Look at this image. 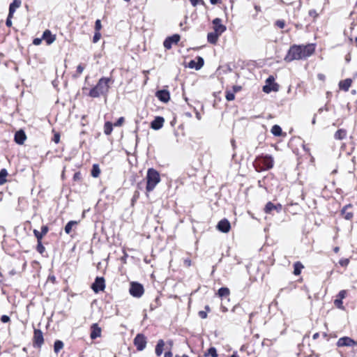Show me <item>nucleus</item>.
Returning a JSON list of instances; mask_svg holds the SVG:
<instances>
[{
    "instance_id": "nucleus-1",
    "label": "nucleus",
    "mask_w": 357,
    "mask_h": 357,
    "mask_svg": "<svg viewBox=\"0 0 357 357\" xmlns=\"http://www.w3.org/2000/svg\"><path fill=\"white\" fill-rule=\"evenodd\" d=\"M314 50V49L312 45H294L290 47L284 60L287 62H290L294 60L302 59L312 55Z\"/></svg>"
},
{
    "instance_id": "nucleus-2",
    "label": "nucleus",
    "mask_w": 357,
    "mask_h": 357,
    "mask_svg": "<svg viewBox=\"0 0 357 357\" xmlns=\"http://www.w3.org/2000/svg\"><path fill=\"white\" fill-rule=\"evenodd\" d=\"M110 78L102 77L97 84L89 91V96L92 98H98L100 96H105L109 91Z\"/></svg>"
},
{
    "instance_id": "nucleus-3",
    "label": "nucleus",
    "mask_w": 357,
    "mask_h": 357,
    "mask_svg": "<svg viewBox=\"0 0 357 357\" xmlns=\"http://www.w3.org/2000/svg\"><path fill=\"white\" fill-rule=\"evenodd\" d=\"M160 181V176L159 172L153 168L149 169L146 174V192H150L153 191Z\"/></svg>"
},
{
    "instance_id": "nucleus-4",
    "label": "nucleus",
    "mask_w": 357,
    "mask_h": 357,
    "mask_svg": "<svg viewBox=\"0 0 357 357\" xmlns=\"http://www.w3.org/2000/svg\"><path fill=\"white\" fill-rule=\"evenodd\" d=\"M129 291L132 296L139 298L143 295L144 289L142 284L132 282L130 284Z\"/></svg>"
},
{
    "instance_id": "nucleus-5",
    "label": "nucleus",
    "mask_w": 357,
    "mask_h": 357,
    "mask_svg": "<svg viewBox=\"0 0 357 357\" xmlns=\"http://www.w3.org/2000/svg\"><path fill=\"white\" fill-rule=\"evenodd\" d=\"M275 79L273 76H269L266 80V84L263 86V91L269 93L271 91H278L279 86L278 84L274 82Z\"/></svg>"
},
{
    "instance_id": "nucleus-6",
    "label": "nucleus",
    "mask_w": 357,
    "mask_h": 357,
    "mask_svg": "<svg viewBox=\"0 0 357 357\" xmlns=\"http://www.w3.org/2000/svg\"><path fill=\"white\" fill-rule=\"evenodd\" d=\"M258 162L263 165L264 169H269L273 167L274 160L271 155H265L258 158Z\"/></svg>"
},
{
    "instance_id": "nucleus-7",
    "label": "nucleus",
    "mask_w": 357,
    "mask_h": 357,
    "mask_svg": "<svg viewBox=\"0 0 357 357\" xmlns=\"http://www.w3.org/2000/svg\"><path fill=\"white\" fill-rule=\"evenodd\" d=\"M134 344L138 351H142L146 346V338L143 334H137L134 339Z\"/></svg>"
},
{
    "instance_id": "nucleus-8",
    "label": "nucleus",
    "mask_w": 357,
    "mask_h": 357,
    "mask_svg": "<svg viewBox=\"0 0 357 357\" xmlns=\"http://www.w3.org/2000/svg\"><path fill=\"white\" fill-rule=\"evenodd\" d=\"M91 288L96 293L103 291L105 288V279L102 277H97L92 284Z\"/></svg>"
},
{
    "instance_id": "nucleus-9",
    "label": "nucleus",
    "mask_w": 357,
    "mask_h": 357,
    "mask_svg": "<svg viewBox=\"0 0 357 357\" xmlns=\"http://www.w3.org/2000/svg\"><path fill=\"white\" fill-rule=\"evenodd\" d=\"M337 346L339 347H356V346H357V342L349 337H340L337 340Z\"/></svg>"
},
{
    "instance_id": "nucleus-10",
    "label": "nucleus",
    "mask_w": 357,
    "mask_h": 357,
    "mask_svg": "<svg viewBox=\"0 0 357 357\" xmlns=\"http://www.w3.org/2000/svg\"><path fill=\"white\" fill-rule=\"evenodd\" d=\"M214 32L220 36L225 31L226 26L222 24V20L220 18H215L213 20Z\"/></svg>"
},
{
    "instance_id": "nucleus-11",
    "label": "nucleus",
    "mask_w": 357,
    "mask_h": 357,
    "mask_svg": "<svg viewBox=\"0 0 357 357\" xmlns=\"http://www.w3.org/2000/svg\"><path fill=\"white\" fill-rule=\"evenodd\" d=\"M91 333H90V337L91 340H95L97 337H100L101 336L102 329L98 326V324L95 323L93 324L91 327Z\"/></svg>"
},
{
    "instance_id": "nucleus-12",
    "label": "nucleus",
    "mask_w": 357,
    "mask_h": 357,
    "mask_svg": "<svg viewBox=\"0 0 357 357\" xmlns=\"http://www.w3.org/2000/svg\"><path fill=\"white\" fill-rule=\"evenodd\" d=\"M180 40V36L178 34H174L171 37H168L166 38L163 43L164 47L169 50L172 47L173 43L176 44Z\"/></svg>"
},
{
    "instance_id": "nucleus-13",
    "label": "nucleus",
    "mask_w": 357,
    "mask_h": 357,
    "mask_svg": "<svg viewBox=\"0 0 357 357\" xmlns=\"http://www.w3.org/2000/svg\"><path fill=\"white\" fill-rule=\"evenodd\" d=\"M230 228V222L227 219L221 220L217 225V229L223 233L229 232Z\"/></svg>"
},
{
    "instance_id": "nucleus-14",
    "label": "nucleus",
    "mask_w": 357,
    "mask_h": 357,
    "mask_svg": "<svg viewBox=\"0 0 357 357\" xmlns=\"http://www.w3.org/2000/svg\"><path fill=\"white\" fill-rule=\"evenodd\" d=\"M43 333L40 329L34 330L33 342L34 344L40 347L43 343Z\"/></svg>"
},
{
    "instance_id": "nucleus-15",
    "label": "nucleus",
    "mask_w": 357,
    "mask_h": 357,
    "mask_svg": "<svg viewBox=\"0 0 357 357\" xmlns=\"http://www.w3.org/2000/svg\"><path fill=\"white\" fill-rule=\"evenodd\" d=\"M273 211H276L277 213H280L282 211V205L278 204L275 205L272 202H269L266 204L264 211L266 213H271Z\"/></svg>"
},
{
    "instance_id": "nucleus-16",
    "label": "nucleus",
    "mask_w": 357,
    "mask_h": 357,
    "mask_svg": "<svg viewBox=\"0 0 357 357\" xmlns=\"http://www.w3.org/2000/svg\"><path fill=\"white\" fill-rule=\"evenodd\" d=\"M156 97L163 102H167L170 99L169 92L167 90H160L155 94Z\"/></svg>"
},
{
    "instance_id": "nucleus-17",
    "label": "nucleus",
    "mask_w": 357,
    "mask_h": 357,
    "mask_svg": "<svg viewBox=\"0 0 357 357\" xmlns=\"http://www.w3.org/2000/svg\"><path fill=\"white\" fill-rule=\"evenodd\" d=\"M15 142L18 144H23L26 139V136L24 130H20L15 134Z\"/></svg>"
},
{
    "instance_id": "nucleus-18",
    "label": "nucleus",
    "mask_w": 357,
    "mask_h": 357,
    "mask_svg": "<svg viewBox=\"0 0 357 357\" xmlns=\"http://www.w3.org/2000/svg\"><path fill=\"white\" fill-rule=\"evenodd\" d=\"M42 38L46 41L47 45H51L55 41L56 36L53 35L50 30L47 29L43 32Z\"/></svg>"
},
{
    "instance_id": "nucleus-19",
    "label": "nucleus",
    "mask_w": 357,
    "mask_h": 357,
    "mask_svg": "<svg viewBox=\"0 0 357 357\" xmlns=\"http://www.w3.org/2000/svg\"><path fill=\"white\" fill-rule=\"evenodd\" d=\"M164 118L162 116H156L151 123V127L153 130H159L163 126Z\"/></svg>"
},
{
    "instance_id": "nucleus-20",
    "label": "nucleus",
    "mask_w": 357,
    "mask_h": 357,
    "mask_svg": "<svg viewBox=\"0 0 357 357\" xmlns=\"http://www.w3.org/2000/svg\"><path fill=\"white\" fill-rule=\"evenodd\" d=\"M49 229L47 225H43L41 227V231H38L36 229L33 230V234L36 238H37V241H42L43 237L46 235L48 232Z\"/></svg>"
},
{
    "instance_id": "nucleus-21",
    "label": "nucleus",
    "mask_w": 357,
    "mask_h": 357,
    "mask_svg": "<svg viewBox=\"0 0 357 357\" xmlns=\"http://www.w3.org/2000/svg\"><path fill=\"white\" fill-rule=\"evenodd\" d=\"M203 65H204V59L202 57L198 56L197 61L196 62L193 60L190 61L189 62L188 66L190 68H195L196 70H199L203 66Z\"/></svg>"
},
{
    "instance_id": "nucleus-22",
    "label": "nucleus",
    "mask_w": 357,
    "mask_h": 357,
    "mask_svg": "<svg viewBox=\"0 0 357 357\" xmlns=\"http://www.w3.org/2000/svg\"><path fill=\"white\" fill-rule=\"evenodd\" d=\"M351 83H352V79L350 78H347L342 81H340L339 83L340 89L344 91H347L349 89V88L351 85Z\"/></svg>"
},
{
    "instance_id": "nucleus-23",
    "label": "nucleus",
    "mask_w": 357,
    "mask_h": 357,
    "mask_svg": "<svg viewBox=\"0 0 357 357\" xmlns=\"http://www.w3.org/2000/svg\"><path fill=\"white\" fill-rule=\"evenodd\" d=\"M20 0H13V2L9 6V13L10 16H13L16 9L20 8L21 6Z\"/></svg>"
},
{
    "instance_id": "nucleus-24",
    "label": "nucleus",
    "mask_w": 357,
    "mask_h": 357,
    "mask_svg": "<svg viewBox=\"0 0 357 357\" xmlns=\"http://www.w3.org/2000/svg\"><path fill=\"white\" fill-rule=\"evenodd\" d=\"M347 135V132L345 129H339L335 132L334 138L337 140H342L346 138Z\"/></svg>"
},
{
    "instance_id": "nucleus-25",
    "label": "nucleus",
    "mask_w": 357,
    "mask_h": 357,
    "mask_svg": "<svg viewBox=\"0 0 357 357\" xmlns=\"http://www.w3.org/2000/svg\"><path fill=\"white\" fill-rule=\"evenodd\" d=\"M165 342L162 340H159L155 347V352L157 356H160L163 351Z\"/></svg>"
},
{
    "instance_id": "nucleus-26",
    "label": "nucleus",
    "mask_w": 357,
    "mask_h": 357,
    "mask_svg": "<svg viewBox=\"0 0 357 357\" xmlns=\"http://www.w3.org/2000/svg\"><path fill=\"white\" fill-rule=\"evenodd\" d=\"M220 35L215 32H210L207 35L208 42L211 44H215L218 40Z\"/></svg>"
},
{
    "instance_id": "nucleus-27",
    "label": "nucleus",
    "mask_w": 357,
    "mask_h": 357,
    "mask_svg": "<svg viewBox=\"0 0 357 357\" xmlns=\"http://www.w3.org/2000/svg\"><path fill=\"white\" fill-rule=\"evenodd\" d=\"M351 206V204L347 205L342 210V213L344 215V218L347 220H350L353 217V213L351 212L347 211V209Z\"/></svg>"
},
{
    "instance_id": "nucleus-28",
    "label": "nucleus",
    "mask_w": 357,
    "mask_h": 357,
    "mask_svg": "<svg viewBox=\"0 0 357 357\" xmlns=\"http://www.w3.org/2000/svg\"><path fill=\"white\" fill-rule=\"evenodd\" d=\"M303 268V264L297 261L294 264V274L295 275H298L301 274V270Z\"/></svg>"
},
{
    "instance_id": "nucleus-29",
    "label": "nucleus",
    "mask_w": 357,
    "mask_h": 357,
    "mask_svg": "<svg viewBox=\"0 0 357 357\" xmlns=\"http://www.w3.org/2000/svg\"><path fill=\"white\" fill-rule=\"evenodd\" d=\"M100 169L99 165L97 164L93 165L91 169V176L94 178H98L100 176Z\"/></svg>"
},
{
    "instance_id": "nucleus-30",
    "label": "nucleus",
    "mask_w": 357,
    "mask_h": 357,
    "mask_svg": "<svg viewBox=\"0 0 357 357\" xmlns=\"http://www.w3.org/2000/svg\"><path fill=\"white\" fill-rule=\"evenodd\" d=\"M77 224H78V222L77 221H74V220L69 221L65 227L66 233L69 234L72 231L73 227L77 225Z\"/></svg>"
},
{
    "instance_id": "nucleus-31",
    "label": "nucleus",
    "mask_w": 357,
    "mask_h": 357,
    "mask_svg": "<svg viewBox=\"0 0 357 357\" xmlns=\"http://www.w3.org/2000/svg\"><path fill=\"white\" fill-rule=\"evenodd\" d=\"M113 130V125L112 123L107 121L104 125V132L105 135H109L112 133Z\"/></svg>"
},
{
    "instance_id": "nucleus-32",
    "label": "nucleus",
    "mask_w": 357,
    "mask_h": 357,
    "mask_svg": "<svg viewBox=\"0 0 357 357\" xmlns=\"http://www.w3.org/2000/svg\"><path fill=\"white\" fill-rule=\"evenodd\" d=\"M218 357L216 349L215 347H210L205 353L204 356Z\"/></svg>"
},
{
    "instance_id": "nucleus-33",
    "label": "nucleus",
    "mask_w": 357,
    "mask_h": 357,
    "mask_svg": "<svg viewBox=\"0 0 357 357\" xmlns=\"http://www.w3.org/2000/svg\"><path fill=\"white\" fill-rule=\"evenodd\" d=\"M271 133L275 136H280L282 134V128L279 126L275 125L271 128Z\"/></svg>"
},
{
    "instance_id": "nucleus-34",
    "label": "nucleus",
    "mask_w": 357,
    "mask_h": 357,
    "mask_svg": "<svg viewBox=\"0 0 357 357\" xmlns=\"http://www.w3.org/2000/svg\"><path fill=\"white\" fill-rule=\"evenodd\" d=\"M63 347V343L62 341H61V340L55 341L54 344V350L55 353H58L59 351H60V350L62 349Z\"/></svg>"
},
{
    "instance_id": "nucleus-35",
    "label": "nucleus",
    "mask_w": 357,
    "mask_h": 357,
    "mask_svg": "<svg viewBox=\"0 0 357 357\" xmlns=\"http://www.w3.org/2000/svg\"><path fill=\"white\" fill-rule=\"evenodd\" d=\"M218 294L220 297L227 296L229 294V290L227 287H221L218 289Z\"/></svg>"
},
{
    "instance_id": "nucleus-36",
    "label": "nucleus",
    "mask_w": 357,
    "mask_h": 357,
    "mask_svg": "<svg viewBox=\"0 0 357 357\" xmlns=\"http://www.w3.org/2000/svg\"><path fill=\"white\" fill-rule=\"evenodd\" d=\"M8 175V172L6 169H2L0 171V185H3L6 182V177Z\"/></svg>"
},
{
    "instance_id": "nucleus-37",
    "label": "nucleus",
    "mask_w": 357,
    "mask_h": 357,
    "mask_svg": "<svg viewBox=\"0 0 357 357\" xmlns=\"http://www.w3.org/2000/svg\"><path fill=\"white\" fill-rule=\"evenodd\" d=\"M334 304L335 305L340 309V310H344V307L343 305V302H342V300L340 299V298H336L335 301H334Z\"/></svg>"
},
{
    "instance_id": "nucleus-38",
    "label": "nucleus",
    "mask_w": 357,
    "mask_h": 357,
    "mask_svg": "<svg viewBox=\"0 0 357 357\" xmlns=\"http://www.w3.org/2000/svg\"><path fill=\"white\" fill-rule=\"evenodd\" d=\"M36 250L40 254H43L45 252V248L42 244V241H38Z\"/></svg>"
},
{
    "instance_id": "nucleus-39",
    "label": "nucleus",
    "mask_w": 357,
    "mask_h": 357,
    "mask_svg": "<svg viewBox=\"0 0 357 357\" xmlns=\"http://www.w3.org/2000/svg\"><path fill=\"white\" fill-rule=\"evenodd\" d=\"M226 99L228 100V101H231L233 100H234L235 98V95H234V92H231V91H227L226 92Z\"/></svg>"
},
{
    "instance_id": "nucleus-40",
    "label": "nucleus",
    "mask_w": 357,
    "mask_h": 357,
    "mask_svg": "<svg viewBox=\"0 0 357 357\" xmlns=\"http://www.w3.org/2000/svg\"><path fill=\"white\" fill-rule=\"evenodd\" d=\"M84 69V67L82 64L78 65L77 67V75H75L74 77H79L83 73Z\"/></svg>"
},
{
    "instance_id": "nucleus-41",
    "label": "nucleus",
    "mask_w": 357,
    "mask_h": 357,
    "mask_svg": "<svg viewBox=\"0 0 357 357\" xmlns=\"http://www.w3.org/2000/svg\"><path fill=\"white\" fill-rule=\"evenodd\" d=\"M100 37L101 34L100 31H95L94 36L93 37V42L94 43H97L100 39Z\"/></svg>"
},
{
    "instance_id": "nucleus-42",
    "label": "nucleus",
    "mask_w": 357,
    "mask_h": 357,
    "mask_svg": "<svg viewBox=\"0 0 357 357\" xmlns=\"http://www.w3.org/2000/svg\"><path fill=\"white\" fill-rule=\"evenodd\" d=\"M347 292L346 290H341L338 295L337 296V298L341 300L344 299L347 296Z\"/></svg>"
},
{
    "instance_id": "nucleus-43",
    "label": "nucleus",
    "mask_w": 357,
    "mask_h": 357,
    "mask_svg": "<svg viewBox=\"0 0 357 357\" xmlns=\"http://www.w3.org/2000/svg\"><path fill=\"white\" fill-rule=\"evenodd\" d=\"M102 29L101 22L100 20H97L95 22V31H100Z\"/></svg>"
},
{
    "instance_id": "nucleus-44",
    "label": "nucleus",
    "mask_w": 357,
    "mask_h": 357,
    "mask_svg": "<svg viewBox=\"0 0 357 357\" xmlns=\"http://www.w3.org/2000/svg\"><path fill=\"white\" fill-rule=\"evenodd\" d=\"M124 120L123 117H120L114 123V126H121L123 123Z\"/></svg>"
},
{
    "instance_id": "nucleus-45",
    "label": "nucleus",
    "mask_w": 357,
    "mask_h": 357,
    "mask_svg": "<svg viewBox=\"0 0 357 357\" xmlns=\"http://www.w3.org/2000/svg\"><path fill=\"white\" fill-rule=\"evenodd\" d=\"M12 17H13V16H10V13H8V17H7L6 22V24L7 26L10 27L12 26V20H11Z\"/></svg>"
},
{
    "instance_id": "nucleus-46",
    "label": "nucleus",
    "mask_w": 357,
    "mask_h": 357,
    "mask_svg": "<svg viewBox=\"0 0 357 357\" xmlns=\"http://www.w3.org/2000/svg\"><path fill=\"white\" fill-rule=\"evenodd\" d=\"M309 15L316 18L318 16L317 11L314 9L310 10L308 13Z\"/></svg>"
},
{
    "instance_id": "nucleus-47",
    "label": "nucleus",
    "mask_w": 357,
    "mask_h": 357,
    "mask_svg": "<svg viewBox=\"0 0 357 357\" xmlns=\"http://www.w3.org/2000/svg\"><path fill=\"white\" fill-rule=\"evenodd\" d=\"M276 25L280 28V29H282L284 27V25H285V23L283 20H278L276 22Z\"/></svg>"
},
{
    "instance_id": "nucleus-48",
    "label": "nucleus",
    "mask_w": 357,
    "mask_h": 357,
    "mask_svg": "<svg viewBox=\"0 0 357 357\" xmlns=\"http://www.w3.org/2000/svg\"><path fill=\"white\" fill-rule=\"evenodd\" d=\"M1 321L3 323H7L10 321V317L7 315H2L1 317Z\"/></svg>"
},
{
    "instance_id": "nucleus-49",
    "label": "nucleus",
    "mask_w": 357,
    "mask_h": 357,
    "mask_svg": "<svg viewBox=\"0 0 357 357\" xmlns=\"http://www.w3.org/2000/svg\"><path fill=\"white\" fill-rule=\"evenodd\" d=\"M199 316L202 319H206L207 317V313H206V312H204V311H199Z\"/></svg>"
},
{
    "instance_id": "nucleus-50",
    "label": "nucleus",
    "mask_w": 357,
    "mask_h": 357,
    "mask_svg": "<svg viewBox=\"0 0 357 357\" xmlns=\"http://www.w3.org/2000/svg\"><path fill=\"white\" fill-rule=\"evenodd\" d=\"M42 39L41 38H35L33 40V43L35 45H39L41 43Z\"/></svg>"
},
{
    "instance_id": "nucleus-51",
    "label": "nucleus",
    "mask_w": 357,
    "mask_h": 357,
    "mask_svg": "<svg viewBox=\"0 0 357 357\" xmlns=\"http://www.w3.org/2000/svg\"><path fill=\"white\" fill-rule=\"evenodd\" d=\"M59 139H60L59 135L58 133L55 134L54 136V139H53L54 142L57 144V143H59Z\"/></svg>"
},
{
    "instance_id": "nucleus-52",
    "label": "nucleus",
    "mask_w": 357,
    "mask_h": 357,
    "mask_svg": "<svg viewBox=\"0 0 357 357\" xmlns=\"http://www.w3.org/2000/svg\"><path fill=\"white\" fill-rule=\"evenodd\" d=\"M341 266H347L349 264V259H342L340 261Z\"/></svg>"
},
{
    "instance_id": "nucleus-53",
    "label": "nucleus",
    "mask_w": 357,
    "mask_h": 357,
    "mask_svg": "<svg viewBox=\"0 0 357 357\" xmlns=\"http://www.w3.org/2000/svg\"><path fill=\"white\" fill-rule=\"evenodd\" d=\"M190 3L193 6H196L199 1H202V0H190Z\"/></svg>"
},
{
    "instance_id": "nucleus-54",
    "label": "nucleus",
    "mask_w": 357,
    "mask_h": 357,
    "mask_svg": "<svg viewBox=\"0 0 357 357\" xmlns=\"http://www.w3.org/2000/svg\"><path fill=\"white\" fill-rule=\"evenodd\" d=\"M80 177H81V174L79 172H76L75 174H74V176H73V178L74 180H79L80 179Z\"/></svg>"
},
{
    "instance_id": "nucleus-55",
    "label": "nucleus",
    "mask_w": 357,
    "mask_h": 357,
    "mask_svg": "<svg viewBox=\"0 0 357 357\" xmlns=\"http://www.w3.org/2000/svg\"><path fill=\"white\" fill-rule=\"evenodd\" d=\"M184 264L186 266H188V267L190 266H191V261H190V259H185L184 260Z\"/></svg>"
},
{
    "instance_id": "nucleus-56",
    "label": "nucleus",
    "mask_w": 357,
    "mask_h": 357,
    "mask_svg": "<svg viewBox=\"0 0 357 357\" xmlns=\"http://www.w3.org/2000/svg\"><path fill=\"white\" fill-rule=\"evenodd\" d=\"M173 354L171 351H166L165 353L164 357H172Z\"/></svg>"
},
{
    "instance_id": "nucleus-57",
    "label": "nucleus",
    "mask_w": 357,
    "mask_h": 357,
    "mask_svg": "<svg viewBox=\"0 0 357 357\" xmlns=\"http://www.w3.org/2000/svg\"><path fill=\"white\" fill-rule=\"evenodd\" d=\"M241 86H234L233 89H234V93L235 92H237V91H239L241 90Z\"/></svg>"
},
{
    "instance_id": "nucleus-58",
    "label": "nucleus",
    "mask_w": 357,
    "mask_h": 357,
    "mask_svg": "<svg viewBox=\"0 0 357 357\" xmlns=\"http://www.w3.org/2000/svg\"><path fill=\"white\" fill-rule=\"evenodd\" d=\"M319 337V333H314V334L313 335L312 338H313L314 340H317Z\"/></svg>"
},
{
    "instance_id": "nucleus-59",
    "label": "nucleus",
    "mask_w": 357,
    "mask_h": 357,
    "mask_svg": "<svg viewBox=\"0 0 357 357\" xmlns=\"http://www.w3.org/2000/svg\"><path fill=\"white\" fill-rule=\"evenodd\" d=\"M210 2H211V4L215 5V4L218 3V0H210Z\"/></svg>"
},
{
    "instance_id": "nucleus-60",
    "label": "nucleus",
    "mask_w": 357,
    "mask_h": 357,
    "mask_svg": "<svg viewBox=\"0 0 357 357\" xmlns=\"http://www.w3.org/2000/svg\"><path fill=\"white\" fill-rule=\"evenodd\" d=\"M318 77H319V79H322L323 80L324 79V75H322V74H319L318 75Z\"/></svg>"
},
{
    "instance_id": "nucleus-61",
    "label": "nucleus",
    "mask_w": 357,
    "mask_h": 357,
    "mask_svg": "<svg viewBox=\"0 0 357 357\" xmlns=\"http://www.w3.org/2000/svg\"><path fill=\"white\" fill-rule=\"evenodd\" d=\"M315 123H316V115L314 116L312 121V124H315Z\"/></svg>"
},
{
    "instance_id": "nucleus-62",
    "label": "nucleus",
    "mask_w": 357,
    "mask_h": 357,
    "mask_svg": "<svg viewBox=\"0 0 357 357\" xmlns=\"http://www.w3.org/2000/svg\"><path fill=\"white\" fill-rule=\"evenodd\" d=\"M167 344L170 346V347L173 346V342L172 340L168 341Z\"/></svg>"
},
{
    "instance_id": "nucleus-63",
    "label": "nucleus",
    "mask_w": 357,
    "mask_h": 357,
    "mask_svg": "<svg viewBox=\"0 0 357 357\" xmlns=\"http://www.w3.org/2000/svg\"><path fill=\"white\" fill-rule=\"evenodd\" d=\"M175 357H189L188 355L186 354H183V356H178V355H176Z\"/></svg>"
},
{
    "instance_id": "nucleus-64",
    "label": "nucleus",
    "mask_w": 357,
    "mask_h": 357,
    "mask_svg": "<svg viewBox=\"0 0 357 357\" xmlns=\"http://www.w3.org/2000/svg\"><path fill=\"white\" fill-rule=\"evenodd\" d=\"M338 251H339V248L338 247H335L334 248V252L337 253V252H338Z\"/></svg>"
}]
</instances>
